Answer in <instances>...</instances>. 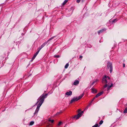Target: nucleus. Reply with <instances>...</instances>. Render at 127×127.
Segmentation results:
<instances>
[{
	"mask_svg": "<svg viewBox=\"0 0 127 127\" xmlns=\"http://www.w3.org/2000/svg\"><path fill=\"white\" fill-rule=\"evenodd\" d=\"M95 98V97L93 99V100H92V101L91 102V103L94 100V99Z\"/></svg>",
	"mask_w": 127,
	"mask_h": 127,
	"instance_id": "473e14b6",
	"label": "nucleus"
},
{
	"mask_svg": "<svg viewBox=\"0 0 127 127\" xmlns=\"http://www.w3.org/2000/svg\"><path fill=\"white\" fill-rule=\"evenodd\" d=\"M62 111H61L60 112H57L56 114L57 115H59V114L62 113Z\"/></svg>",
	"mask_w": 127,
	"mask_h": 127,
	"instance_id": "393cba45",
	"label": "nucleus"
},
{
	"mask_svg": "<svg viewBox=\"0 0 127 127\" xmlns=\"http://www.w3.org/2000/svg\"><path fill=\"white\" fill-rule=\"evenodd\" d=\"M49 121L51 122L52 123H53L54 122V120H53L49 119Z\"/></svg>",
	"mask_w": 127,
	"mask_h": 127,
	"instance_id": "412c9836",
	"label": "nucleus"
},
{
	"mask_svg": "<svg viewBox=\"0 0 127 127\" xmlns=\"http://www.w3.org/2000/svg\"><path fill=\"white\" fill-rule=\"evenodd\" d=\"M72 94V92L70 91L69 92H67L65 93V94L68 95H71Z\"/></svg>",
	"mask_w": 127,
	"mask_h": 127,
	"instance_id": "1a4fd4ad",
	"label": "nucleus"
},
{
	"mask_svg": "<svg viewBox=\"0 0 127 127\" xmlns=\"http://www.w3.org/2000/svg\"><path fill=\"white\" fill-rule=\"evenodd\" d=\"M82 57H83V56H80V58H81V59L82 58Z\"/></svg>",
	"mask_w": 127,
	"mask_h": 127,
	"instance_id": "2f4dec72",
	"label": "nucleus"
},
{
	"mask_svg": "<svg viewBox=\"0 0 127 127\" xmlns=\"http://www.w3.org/2000/svg\"><path fill=\"white\" fill-rule=\"evenodd\" d=\"M125 64L124 63L123 64V67H125Z\"/></svg>",
	"mask_w": 127,
	"mask_h": 127,
	"instance_id": "7c9ffc66",
	"label": "nucleus"
},
{
	"mask_svg": "<svg viewBox=\"0 0 127 127\" xmlns=\"http://www.w3.org/2000/svg\"><path fill=\"white\" fill-rule=\"evenodd\" d=\"M54 56L55 57L57 58H59L60 57V56L59 55H55Z\"/></svg>",
	"mask_w": 127,
	"mask_h": 127,
	"instance_id": "b1692460",
	"label": "nucleus"
},
{
	"mask_svg": "<svg viewBox=\"0 0 127 127\" xmlns=\"http://www.w3.org/2000/svg\"><path fill=\"white\" fill-rule=\"evenodd\" d=\"M111 82L110 78L109 77L105 75L103 77L102 80V83L107 84L109 85Z\"/></svg>",
	"mask_w": 127,
	"mask_h": 127,
	"instance_id": "f03ea898",
	"label": "nucleus"
},
{
	"mask_svg": "<svg viewBox=\"0 0 127 127\" xmlns=\"http://www.w3.org/2000/svg\"><path fill=\"white\" fill-rule=\"evenodd\" d=\"M64 127H65V126H64Z\"/></svg>",
	"mask_w": 127,
	"mask_h": 127,
	"instance_id": "c9c22d12",
	"label": "nucleus"
},
{
	"mask_svg": "<svg viewBox=\"0 0 127 127\" xmlns=\"http://www.w3.org/2000/svg\"><path fill=\"white\" fill-rule=\"evenodd\" d=\"M43 48V47H41V46L40 47H39L37 49V50L38 51H40L41 49Z\"/></svg>",
	"mask_w": 127,
	"mask_h": 127,
	"instance_id": "aec40b11",
	"label": "nucleus"
},
{
	"mask_svg": "<svg viewBox=\"0 0 127 127\" xmlns=\"http://www.w3.org/2000/svg\"><path fill=\"white\" fill-rule=\"evenodd\" d=\"M34 123V122L33 121H32L30 123L29 125L32 126L33 125Z\"/></svg>",
	"mask_w": 127,
	"mask_h": 127,
	"instance_id": "2eb2a0df",
	"label": "nucleus"
},
{
	"mask_svg": "<svg viewBox=\"0 0 127 127\" xmlns=\"http://www.w3.org/2000/svg\"><path fill=\"white\" fill-rule=\"evenodd\" d=\"M103 121L101 120L99 122V124L100 125H101L103 123Z\"/></svg>",
	"mask_w": 127,
	"mask_h": 127,
	"instance_id": "4be33fe9",
	"label": "nucleus"
},
{
	"mask_svg": "<svg viewBox=\"0 0 127 127\" xmlns=\"http://www.w3.org/2000/svg\"><path fill=\"white\" fill-rule=\"evenodd\" d=\"M47 95V94H43L41 95L37 100V101L35 104V105L37 104L39 102V103L37 105V108L35 111V112L34 114V115H35L36 114H37V113L40 107L41 106L42 104L43 103L44 100V98H46Z\"/></svg>",
	"mask_w": 127,
	"mask_h": 127,
	"instance_id": "f257e3e1",
	"label": "nucleus"
},
{
	"mask_svg": "<svg viewBox=\"0 0 127 127\" xmlns=\"http://www.w3.org/2000/svg\"><path fill=\"white\" fill-rule=\"evenodd\" d=\"M36 56L37 55H35V54H34V55H33V57H32V61L35 58V57H36Z\"/></svg>",
	"mask_w": 127,
	"mask_h": 127,
	"instance_id": "f3484780",
	"label": "nucleus"
},
{
	"mask_svg": "<svg viewBox=\"0 0 127 127\" xmlns=\"http://www.w3.org/2000/svg\"><path fill=\"white\" fill-rule=\"evenodd\" d=\"M107 66L108 68H109L110 69V73H111L113 71V67L112 63L110 62L108 63Z\"/></svg>",
	"mask_w": 127,
	"mask_h": 127,
	"instance_id": "39448f33",
	"label": "nucleus"
},
{
	"mask_svg": "<svg viewBox=\"0 0 127 127\" xmlns=\"http://www.w3.org/2000/svg\"><path fill=\"white\" fill-rule=\"evenodd\" d=\"M88 106H87V107L86 108V109H88Z\"/></svg>",
	"mask_w": 127,
	"mask_h": 127,
	"instance_id": "f704fd0d",
	"label": "nucleus"
},
{
	"mask_svg": "<svg viewBox=\"0 0 127 127\" xmlns=\"http://www.w3.org/2000/svg\"><path fill=\"white\" fill-rule=\"evenodd\" d=\"M68 1V0H65L62 3L63 5H64Z\"/></svg>",
	"mask_w": 127,
	"mask_h": 127,
	"instance_id": "f8f14e48",
	"label": "nucleus"
},
{
	"mask_svg": "<svg viewBox=\"0 0 127 127\" xmlns=\"http://www.w3.org/2000/svg\"><path fill=\"white\" fill-rule=\"evenodd\" d=\"M103 93V92H102L98 94L95 96V97H97L98 96H100L102 95V94Z\"/></svg>",
	"mask_w": 127,
	"mask_h": 127,
	"instance_id": "9d476101",
	"label": "nucleus"
},
{
	"mask_svg": "<svg viewBox=\"0 0 127 127\" xmlns=\"http://www.w3.org/2000/svg\"><path fill=\"white\" fill-rule=\"evenodd\" d=\"M92 92L94 94H95L97 93V90L94 88H92Z\"/></svg>",
	"mask_w": 127,
	"mask_h": 127,
	"instance_id": "6e6552de",
	"label": "nucleus"
},
{
	"mask_svg": "<svg viewBox=\"0 0 127 127\" xmlns=\"http://www.w3.org/2000/svg\"><path fill=\"white\" fill-rule=\"evenodd\" d=\"M84 95V93H83L82 95H80L78 97H73L71 100L70 103H72L73 102L78 101L79 99H80Z\"/></svg>",
	"mask_w": 127,
	"mask_h": 127,
	"instance_id": "7ed1b4c3",
	"label": "nucleus"
},
{
	"mask_svg": "<svg viewBox=\"0 0 127 127\" xmlns=\"http://www.w3.org/2000/svg\"><path fill=\"white\" fill-rule=\"evenodd\" d=\"M55 37V36H53V37H51L49 39H48L47 41L48 42L49 41H50L52 39H53Z\"/></svg>",
	"mask_w": 127,
	"mask_h": 127,
	"instance_id": "ddd939ff",
	"label": "nucleus"
},
{
	"mask_svg": "<svg viewBox=\"0 0 127 127\" xmlns=\"http://www.w3.org/2000/svg\"><path fill=\"white\" fill-rule=\"evenodd\" d=\"M110 88V86L109 85L107 87V90L108 91L109 90Z\"/></svg>",
	"mask_w": 127,
	"mask_h": 127,
	"instance_id": "bb28decb",
	"label": "nucleus"
},
{
	"mask_svg": "<svg viewBox=\"0 0 127 127\" xmlns=\"http://www.w3.org/2000/svg\"><path fill=\"white\" fill-rule=\"evenodd\" d=\"M110 87L111 88V87H112L113 86V84L112 83H111V85H109Z\"/></svg>",
	"mask_w": 127,
	"mask_h": 127,
	"instance_id": "c756f323",
	"label": "nucleus"
},
{
	"mask_svg": "<svg viewBox=\"0 0 127 127\" xmlns=\"http://www.w3.org/2000/svg\"><path fill=\"white\" fill-rule=\"evenodd\" d=\"M69 65V64L68 63H67L65 66L64 67L65 68H67Z\"/></svg>",
	"mask_w": 127,
	"mask_h": 127,
	"instance_id": "a211bd4d",
	"label": "nucleus"
},
{
	"mask_svg": "<svg viewBox=\"0 0 127 127\" xmlns=\"http://www.w3.org/2000/svg\"><path fill=\"white\" fill-rule=\"evenodd\" d=\"M48 42L47 41L45 42H44L41 46V47H43L44 46H45V45L48 43Z\"/></svg>",
	"mask_w": 127,
	"mask_h": 127,
	"instance_id": "9b49d317",
	"label": "nucleus"
},
{
	"mask_svg": "<svg viewBox=\"0 0 127 127\" xmlns=\"http://www.w3.org/2000/svg\"><path fill=\"white\" fill-rule=\"evenodd\" d=\"M85 0H81V1L82 2H83Z\"/></svg>",
	"mask_w": 127,
	"mask_h": 127,
	"instance_id": "72a5a7b5",
	"label": "nucleus"
},
{
	"mask_svg": "<svg viewBox=\"0 0 127 127\" xmlns=\"http://www.w3.org/2000/svg\"><path fill=\"white\" fill-rule=\"evenodd\" d=\"M106 31V29H102L101 30H99L98 32V34L99 35L100 33L102 32L103 31Z\"/></svg>",
	"mask_w": 127,
	"mask_h": 127,
	"instance_id": "423d86ee",
	"label": "nucleus"
},
{
	"mask_svg": "<svg viewBox=\"0 0 127 127\" xmlns=\"http://www.w3.org/2000/svg\"><path fill=\"white\" fill-rule=\"evenodd\" d=\"M124 113H127V108H126L123 112Z\"/></svg>",
	"mask_w": 127,
	"mask_h": 127,
	"instance_id": "6ab92c4d",
	"label": "nucleus"
},
{
	"mask_svg": "<svg viewBox=\"0 0 127 127\" xmlns=\"http://www.w3.org/2000/svg\"><path fill=\"white\" fill-rule=\"evenodd\" d=\"M98 81V79H96V80L94 81L92 84L91 85H93L96 82H97Z\"/></svg>",
	"mask_w": 127,
	"mask_h": 127,
	"instance_id": "4468645a",
	"label": "nucleus"
},
{
	"mask_svg": "<svg viewBox=\"0 0 127 127\" xmlns=\"http://www.w3.org/2000/svg\"><path fill=\"white\" fill-rule=\"evenodd\" d=\"M99 126L97 124H96L95 125L93 126L92 127H99Z\"/></svg>",
	"mask_w": 127,
	"mask_h": 127,
	"instance_id": "dca6fc26",
	"label": "nucleus"
},
{
	"mask_svg": "<svg viewBox=\"0 0 127 127\" xmlns=\"http://www.w3.org/2000/svg\"><path fill=\"white\" fill-rule=\"evenodd\" d=\"M62 124V122H60L58 125V126H60Z\"/></svg>",
	"mask_w": 127,
	"mask_h": 127,
	"instance_id": "5701e85b",
	"label": "nucleus"
},
{
	"mask_svg": "<svg viewBox=\"0 0 127 127\" xmlns=\"http://www.w3.org/2000/svg\"><path fill=\"white\" fill-rule=\"evenodd\" d=\"M117 21V19H115L113 20L112 21V22L114 23Z\"/></svg>",
	"mask_w": 127,
	"mask_h": 127,
	"instance_id": "cd10ccee",
	"label": "nucleus"
},
{
	"mask_svg": "<svg viewBox=\"0 0 127 127\" xmlns=\"http://www.w3.org/2000/svg\"><path fill=\"white\" fill-rule=\"evenodd\" d=\"M108 84H106L104 86V88H106V87H107V86H108Z\"/></svg>",
	"mask_w": 127,
	"mask_h": 127,
	"instance_id": "a878e982",
	"label": "nucleus"
},
{
	"mask_svg": "<svg viewBox=\"0 0 127 127\" xmlns=\"http://www.w3.org/2000/svg\"><path fill=\"white\" fill-rule=\"evenodd\" d=\"M39 52V51L37 50V52L35 53V55H37L38 54V53Z\"/></svg>",
	"mask_w": 127,
	"mask_h": 127,
	"instance_id": "c85d7f7f",
	"label": "nucleus"
},
{
	"mask_svg": "<svg viewBox=\"0 0 127 127\" xmlns=\"http://www.w3.org/2000/svg\"><path fill=\"white\" fill-rule=\"evenodd\" d=\"M80 110H79L78 112H79L78 114H77V115H76L74 116V118H76V119H78L80 117L82 116V114L83 113V111H82L80 112H79L80 111Z\"/></svg>",
	"mask_w": 127,
	"mask_h": 127,
	"instance_id": "20e7f679",
	"label": "nucleus"
},
{
	"mask_svg": "<svg viewBox=\"0 0 127 127\" xmlns=\"http://www.w3.org/2000/svg\"><path fill=\"white\" fill-rule=\"evenodd\" d=\"M79 83V81L78 80H76L74 82L73 84L74 85H76L78 84Z\"/></svg>",
	"mask_w": 127,
	"mask_h": 127,
	"instance_id": "0eeeda50",
	"label": "nucleus"
}]
</instances>
